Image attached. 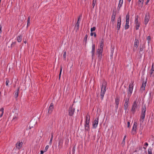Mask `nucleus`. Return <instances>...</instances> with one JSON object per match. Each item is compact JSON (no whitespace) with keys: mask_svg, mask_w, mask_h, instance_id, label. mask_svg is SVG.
<instances>
[{"mask_svg":"<svg viewBox=\"0 0 154 154\" xmlns=\"http://www.w3.org/2000/svg\"><path fill=\"white\" fill-rule=\"evenodd\" d=\"M106 82L104 81L102 85L100 95L101 96V99H103L104 97V94L106 90Z\"/></svg>","mask_w":154,"mask_h":154,"instance_id":"f257e3e1","label":"nucleus"},{"mask_svg":"<svg viewBox=\"0 0 154 154\" xmlns=\"http://www.w3.org/2000/svg\"><path fill=\"white\" fill-rule=\"evenodd\" d=\"M146 111V107L145 106L144 107H143V109L141 111V116L140 119H142L143 121L145 118V112Z\"/></svg>","mask_w":154,"mask_h":154,"instance_id":"f03ea898","label":"nucleus"},{"mask_svg":"<svg viewBox=\"0 0 154 154\" xmlns=\"http://www.w3.org/2000/svg\"><path fill=\"white\" fill-rule=\"evenodd\" d=\"M133 88V84H130L129 85V89L128 92V97H130L131 96Z\"/></svg>","mask_w":154,"mask_h":154,"instance_id":"7ed1b4c3","label":"nucleus"},{"mask_svg":"<svg viewBox=\"0 0 154 154\" xmlns=\"http://www.w3.org/2000/svg\"><path fill=\"white\" fill-rule=\"evenodd\" d=\"M75 109L72 107V106H70L69 109V114L70 116H72L74 114Z\"/></svg>","mask_w":154,"mask_h":154,"instance_id":"20e7f679","label":"nucleus"},{"mask_svg":"<svg viewBox=\"0 0 154 154\" xmlns=\"http://www.w3.org/2000/svg\"><path fill=\"white\" fill-rule=\"evenodd\" d=\"M137 102L136 101H134L131 109V111L133 113H134L135 112V109L137 107Z\"/></svg>","mask_w":154,"mask_h":154,"instance_id":"39448f33","label":"nucleus"},{"mask_svg":"<svg viewBox=\"0 0 154 154\" xmlns=\"http://www.w3.org/2000/svg\"><path fill=\"white\" fill-rule=\"evenodd\" d=\"M99 118L98 117L96 118L93 122L92 126L93 128H96L98 123Z\"/></svg>","mask_w":154,"mask_h":154,"instance_id":"423d86ee","label":"nucleus"},{"mask_svg":"<svg viewBox=\"0 0 154 154\" xmlns=\"http://www.w3.org/2000/svg\"><path fill=\"white\" fill-rule=\"evenodd\" d=\"M149 13H146V14L144 19V23L146 25L148 23L149 19Z\"/></svg>","mask_w":154,"mask_h":154,"instance_id":"0eeeda50","label":"nucleus"},{"mask_svg":"<svg viewBox=\"0 0 154 154\" xmlns=\"http://www.w3.org/2000/svg\"><path fill=\"white\" fill-rule=\"evenodd\" d=\"M54 109V104L53 103H51L49 107L48 113L50 114L52 112Z\"/></svg>","mask_w":154,"mask_h":154,"instance_id":"6e6552de","label":"nucleus"},{"mask_svg":"<svg viewBox=\"0 0 154 154\" xmlns=\"http://www.w3.org/2000/svg\"><path fill=\"white\" fill-rule=\"evenodd\" d=\"M23 143L22 142H20V141L17 142L16 145V147L18 149H20L22 147L23 145Z\"/></svg>","mask_w":154,"mask_h":154,"instance_id":"1a4fd4ad","label":"nucleus"},{"mask_svg":"<svg viewBox=\"0 0 154 154\" xmlns=\"http://www.w3.org/2000/svg\"><path fill=\"white\" fill-rule=\"evenodd\" d=\"M154 76V64H152V68L150 73V76L152 77Z\"/></svg>","mask_w":154,"mask_h":154,"instance_id":"9d476101","label":"nucleus"},{"mask_svg":"<svg viewBox=\"0 0 154 154\" xmlns=\"http://www.w3.org/2000/svg\"><path fill=\"white\" fill-rule=\"evenodd\" d=\"M95 52V45L93 44L92 46V51L91 53H92V57L93 58L94 56V53Z\"/></svg>","mask_w":154,"mask_h":154,"instance_id":"9b49d317","label":"nucleus"},{"mask_svg":"<svg viewBox=\"0 0 154 154\" xmlns=\"http://www.w3.org/2000/svg\"><path fill=\"white\" fill-rule=\"evenodd\" d=\"M121 25V18L120 17L118 20L117 28L118 30H119L120 28Z\"/></svg>","mask_w":154,"mask_h":154,"instance_id":"f8f14e48","label":"nucleus"},{"mask_svg":"<svg viewBox=\"0 0 154 154\" xmlns=\"http://www.w3.org/2000/svg\"><path fill=\"white\" fill-rule=\"evenodd\" d=\"M116 16V14L114 13H113L112 16L111 21L112 23L113 24H114V23L115 20V19Z\"/></svg>","mask_w":154,"mask_h":154,"instance_id":"ddd939ff","label":"nucleus"},{"mask_svg":"<svg viewBox=\"0 0 154 154\" xmlns=\"http://www.w3.org/2000/svg\"><path fill=\"white\" fill-rule=\"evenodd\" d=\"M119 97H117L116 98L115 100V103L116 105V107L117 109L118 108V105L119 104Z\"/></svg>","mask_w":154,"mask_h":154,"instance_id":"4468645a","label":"nucleus"},{"mask_svg":"<svg viewBox=\"0 0 154 154\" xmlns=\"http://www.w3.org/2000/svg\"><path fill=\"white\" fill-rule=\"evenodd\" d=\"M146 82H143L142 84V85L141 87V89L142 91H144L145 90V87L146 85Z\"/></svg>","mask_w":154,"mask_h":154,"instance_id":"2eb2a0df","label":"nucleus"},{"mask_svg":"<svg viewBox=\"0 0 154 154\" xmlns=\"http://www.w3.org/2000/svg\"><path fill=\"white\" fill-rule=\"evenodd\" d=\"M123 3V0H120L119 5L117 8L118 10L119 11L121 7L122 6Z\"/></svg>","mask_w":154,"mask_h":154,"instance_id":"dca6fc26","label":"nucleus"},{"mask_svg":"<svg viewBox=\"0 0 154 154\" xmlns=\"http://www.w3.org/2000/svg\"><path fill=\"white\" fill-rule=\"evenodd\" d=\"M144 0H139L138 5L140 8H142L143 6Z\"/></svg>","mask_w":154,"mask_h":154,"instance_id":"f3484780","label":"nucleus"},{"mask_svg":"<svg viewBox=\"0 0 154 154\" xmlns=\"http://www.w3.org/2000/svg\"><path fill=\"white\" fill-rule=\"evenodd\" d=\"M103 52V49L98 48L97 51V54L98 55L99 57L100 54H102Z\"/></svg>","mask_w":154,"mask_h":154,"instance_id":"a211bd4d","label":"nucleus"},{"mask_svg":"<svg viewBox=\"0 0 154 154\" xmlns=\"http://www.w3.org/2000/svg\"><path fill=\"white\" fill-rule=\"evenodd\" d=\"M89 123H87L86 122L85 123V130L87 131H88L89 130Z\"/></svg>","mask_w":154,"mask_h":154,"instance_id":"6ab92c4d","label":"nucleus"},{"mask_svg":"<svg viewBox=\"0 0 154 154\" xmlns=\"http://www.w3.org/2000/svg\"><path fill=\"white\" fill-rule=\"evenodd\" d=\"M139 41L137 39H135L134 41V46L137 48L138 46Z\"/></svg>","mask_w":154,"mask_h":154,"instance_id":"aec40b11","label":"nucleus"},{"mask_svg":"<svg viewBox=\"0 0 154 154\" xmlns=\"http://www.w3.org/2000/svg\"><path fill=\"white\" fill-rule=\"evenodd\" d=\"M137 128V123L135 122H134L132 130L133 131H135Z\"/></svg>","mask_w":154,"mask_h":154,"instance_id":"412c9836","label":"nucleus"},{"mask_svg":"<svg viewBox=\"0 0 154 154\" xmlns=\"http://www.w3.org/2000/svg\"><path fill=\"white\" fill-rule=\"evenodd\" d=\"M53 135H54V133L53 132H52L51 134V137L50 142H49V144L50 145H51V144H52L53 138Z\"/></svg>","mask_w":154,"mask_h":154,"instance_id":"4be33fe9","label":"nucleus"},{"mask_svg":"<svg viewBox=\"0 0 154 154\" xmlns=\"http://www.w3.org/2000/svg\"><path fill=\"white\" fill-rule=\"evenodd\" d=\"M90 119V116L89 115L87 114L86 116V122L87 123H89V121Z\"/></svg>","mask_w":154,"mask_h":154,"instance_id":"5701e85b","label":"nucleus"},{"mask_svg":"<svg viewBox=\"0 0 154 154\" xmlns=\"http://www.w3.org/2000/svg\"><path fill=\"white\" fill-rule=\"evenodd\" d=\"M22 36L21 35L18 36L17 38V40L18 42H20L22 40Z\"/></svg>","mask_w":154,"mask_h":154,"instance_id":"b1692460","label":"nucleus"},{"mask_svg":"<svg viewBox=\"0 0 154 154\" xmlns=\"http://www.w3.org/2000/svg\"><path fill=\"white\" fill-rule=\"evenodd\" d=\"M20 88H18V89L16 91H15V98H17L18 97V94H19V90Z\"/></svg>","mask_w":154,"mask_h":154,"instance_id":"393cba45","label":"nucleus"},{"mask_svg":"<svg viewBox=\"0 0 154 154\" xmlns=\"http://www.w3.org/2000/svg\"><path fill=\"white\" fill-rule=\"evenodd\" d=\"M129 15L128 14H127L126 17V23H129Z\"/></svg>","mask_w":154,"mask_h":154,"instance_id":"a878e982","label":"nucleus"},{"mask_svg":"<svg viewBox=\"0 0 154 154\" xmlns=\"http://www.w3.org/2000/svg\"><path fill=\"white\" fill-rule=\"evenodd\" d=\"M129 27V23H126L125 24V29H128Z\"/></svg>","mask_w":154,"mask_h":154,"instance_id":"bb28decb","label":"nucleus"},{"mask_svg":"<svg viewBox=\"0 0 154 154\" xmlns=\"http://www.w3.org/2000/svg\"><path fill=\"white\" fill-rule=\"evenodd\" d=\"M103 39H102L101 42L100 43V49H103V41H102Z\"/></svg>","mask_w":154,"mask_h":154,"instance_id":"cd10ccee","label":"nucleus"},{"mask_svg":"<svg viewBox=\"0 0 154 154\" xmlns=\"http://www.w3.org/2000/svg\"><path fill=\"white\" fill-rule=\"evenodd\" d=\"M126 137V136H125L124 137V138L123 139L122 143V146H123L125 144V139Z\"/></svg>","mask_w":154,"mask_h":154,"instance_id":"c85d7f7f","label":"nucleus"},{"mask_svg":"<svg viewBox=\"0 0 154 154\" xmlns=\"http://www.w3.org/2000/svg\"><path fill=\"white\" fill-rule=\"evenodd\" d=\"M128 103H125L124 105V109L125 110V111H126V110L127 109L128 107Z\"/></svg>","mask_w":154,"mask_h":154,"instance_id":"c756f323","label":"nucleus"},{"mask_svg":"<svg viewBox=\"0 0 154 154\" xmlns=\"http://www.w3.org/2000/svg\"><path fill=\"white\" fill-rule=\"evenodd\" d=\"M139 18V16L138 15H137L136 17L135 18V23H140L138 21V18Z\"/></svg>","mask_w":154,"mask_h":154,"instance_id":"7c9ffc66","label":"nucleus"},{"mask_svg":"<svg viewBox=\"0 0 154 154\" xmlns=\"http://www.w3.org/2000/svg\"><path fill=\"white\" fill-rule=\"evenodd\" d=\"M0 111L2 112V113L0 115V118H1L2 116L4 113V108H1L0 109Z\"/></svg>","mask_w":154,"mask_h":154,"instance_id":"2f4dec72","label":"nucleus"},{"mask_svg":"<svg viewBox=\"0 0 154 154\" xmlns=\"http://www.w3.org/2000/svg\"><path fill=\"white\" fill-rule=\"evenodd\" d=\"M140 23H136V29L137 30L139 29V27H140Z\"/></svg>","mask_w":154,"mask_h":154,"instance_id":"473e14b6","label":"nucleus"},{"mask_svg":"<svg viewBox=\"0 0 154 154\" xmlns=\"http://www.w3.org/2000/svg\"><path fill=\"white\" fill-rule=\"evenodd\" d=\"M152 149L149 148L148 150V154H152Z\"/></svg>","mask_w":154,"mask_h":154,"instance_id":"72a5a7b5","label":"nucleus"},{"mask_svg":"<svg viewBox=\"0 0 154 154\" xmlns=\"http://www.w3.org/2000/svg\"><path fill=\"white\" fill-rule=\"evenodd\" d=\"M30 17L29 16L28 18V20H27V26H28L30 24Z\"/></svg>","mask_w":154,"mask_h":154,"instance_id":"f704fd0d","label":"nucleus"},{"mask_svg":"<svg viewBox=\"0 0 154 154\" xmlns=\"http://www.w3.org/2000/svg\"><path fill=\"white\" fill-rule=\"evenodd\" d=\"M77 25V29L78 30L79 29V21H77L76 26Z\"/></svg>","mask_w":154,"mask_h":154,"instance_id":"c9c22d12","label":"nucleus"},{"mask_svg":"<svg viewBox=\"0 0 154 154\" xmlns=\"http://www.w3.org/2000/svg\"><path fill=\"white\" fill-rule=\"evenodd\" d=\"M66 51H65L64 52V53H63V57L64 59L65 60H66Z\"/></svg>","mask_w":154,"mask_h":154,"instance_id":"e433bc0d","label":"nucleus"},{"mask_svg":"<svg viewBox=\"0 0 154 154\" xmlns=\"http://www.w3.org/2000/svg\"><path fill=\"white\" fill-rule=\"evenodd\" d=\"M147 39L148 41V44H149V41H150V39H151L150 37L149 36H148L147 37Z\"/></svg>","mask_w":154,"mask_h":154,"instance_id":"4c0bfd02","label":"nucleus"},{"mask_svg":"<svg viewBox=\"0 0 154 154\" xmlns=\"http://www.w3.org/2000/svg\"><path fill=\"white\" fill-rule=\"evenodd\" d=\"M17 116H14L13 119L12 121H16L17 120Z\"/></svg>","mask_w":154,"mask_h":154,"instance_id":"58836bf2","label":"nucleus"},{"mask_svg":"<svg viewBox=\"0 0 154 154\" xmlns=\"http://www.w3.org/2000/svg\"><path fill=\"white\" fill-rule=\"evenodd\" d=\"M88 36L86 34L84 38V41H85L86 43L87 42Z\"/></svg>","mask_w":154,"mask_h":154,"instance_id":"ea45409f","label":"nucleus"},{"mask_svg":"<svg viewBox=\"0 0 154 154\" xmlns=\"http://www.w3.org/2000/svg\"><path fill=\"white\" fill-rule=\"evenodd\" d=\"M6 79V85L7 86H8V83L9 82V80L7 79Z\"/></svg>","mask_w":154,"mask_h":154,"instance_id":"a19ab883","label":"nucleus"},{"mask_svg":"<svg viewBox=\"0 0 154 154\" xmlns=\"http://www.w3.org/2000/svg\"><path fill=\"white\" fill-rule=\"evenodd\" d=\"M96 29L95 27H93V28H91V32H93V31H94Z\"/></svg>","mask_w":154,"mask_h":154,"instance_id":"79ce46f5","label":"nucleus"},{"mask_svg":"<svg viewBox=\"0 0 154 154\" xmlns=\"http://www.w3.org/2000/svg\"><path fill=\"white\" fill-rule=\"evenodd\" d=\"M129 97H128V98H126V99H125V103H128V101H129Z\"/></svg>","mask_w":154,"mask_h":154,"instance_id":"37998d69","label":"nucleus"},{"mask_svg":"<svg viewBox=\"0 0 154 154\" xmlns=\"http://www.w3.org/2000/svg\"><path fill=\"white\" fill-rule=\"evenodd\" d=\"M63 144V141L62 140H60L59 142V145L62 144Z\"/></svg>","mask_w":154,"mask_h":154,"instance_id":"c03bdc74","label":"nucleus"},{"mask_svg":"<svg viewBox=\"0 0 154 154\" xmlns=\"http://www.w3.org/2000/svg\"><path fill=\"white\" fill-rule=\"evenodd\" d=\"M62 67H61V68H60V74H59V79H60V75H61V71H62Z\"/></svg>","mask_w":154,"mask_h":154,"instance_id":"a18cd8bd","label":"nucleus"},{"mask_svg":"<svg viewBox=\"0 0 154 154\" xmlns=\"http://www.w3.org/2000/svg\"><path fill=\"white\" fill-rule=\"evenodd\" d=\"M49 147L48 145H47L46 146L45 149V152H46L47 151V149H48V148Z\"/></svg>","mask_w":154,"mask_h":154,"instance_id":"49530a36","label":"nucleus"},{"mask_svg":"<svg viewBox=\"0 0 154 154\" xmlns=\"http://www.w3.org/2000/svg\"><path fill=\"white\" fill-rule=\"evenodd\" d=\"M95 2H94V1L93 2V8H94V6H95Z\"/></svg>","mask_w":154,"mask_h":154,"instance_id":"de8ad7c7","label":"nucleus"},{"mask_svg":"<svg viewBox=\"0 0 154 154\" xmlns=\"http://www.w3.org/2000/svg\"><path fill=\"white\" fill-rule=\"evenodd\" d=\"M127 124H128V128H129L130 126V122H127Z\"/></svg>","mask_w":154,"mask_h":154,"instance_id":"09e8293b","label":"nucleus"},{"mask_svg":"<svg viewBox=\"0 0 154 154\" xmlns=\"http://www.w3.org/2000/svg\"><path fill=\"white\" fill-rule=\"evenodd\" d=\"M2 26L0 24V33H1L2 32Z\"/></svg>","mask_w":154,"mask_h":154,"instance_id":"8fccbe9b","label":"nucleus"},{"mask_svg":"<svg viewBox=\"0 0 154 154\" xmlns=\"http://www.w3.org/2000/svg\"><path fill=\"white\" fill-rule=\"evenodd\" d=\"M148 145V144L146 142L145 143L144 146H147Z\"/></svg>","mask_w":154,"mask_h":154,"instance_id":"3c124183","label":"nucleus"},{"mask_svg":"<svg viewBox=\"0 0 154 154\" xmlns=\"http://www.w3.org/2000/svg\"><path fill=\"white\" fill-rule=\"evenodd\" d=\"M149 0H147L146 2L145 3V4H146V5H147L148 3L149 2Z\"/></svg>","mask_w":154,"mask_h":154,"instance_id":"603ef678","label":"nucleus"},{"mask_svg":"<svg viewBox=\"0 0 154 154\" xmlns=\"http://www.w3.org/2000/svg\"><path fill=\"white\" fill-rule=\"evenodd\" d=\"M94 34V33H93V32H91V34H90L91 35V36H92Z\"/></svg>","mask_w":154,"mask_h":154,"instance_id":"864d4df0","label":"nucleus"},{"mask_svg":"<svg viewBox=\"0 0 154 154\" xmlns=\"http://www.w3.org/2000/svg\"><path fill=\"white\" fill-rule=\"evenodd\" d=\"M143 51V49L142 48H140V52H141V51Z\"/></svg>","mask_w":154,"mask_h":154,"instance_id":"5fc2aeb1","label":"nucleus"},{"mask_svg":"<svg viewBox=\"0 0 154 154\" xmlns=\"http://www.w3.org/2000/svg\"><path fill=\"white\" fill-rule=\"evenodd\" d=\"M15 43H16V42H13L12 44L11 45V46L12 47L13 45V44H14V45L15 44Z\"/></svg>","mask_w":154,"mask_h":154,"instance_id":"6e6d98bb","label":"nucleus"},{"mask_svg":"<svg viewBox=\"0 0 154 154\" xmlns=\"http://www.w3.org/2000/svg\"><path fill=\"white\" fill-rule=\"evenodd\" d=\"M94 37H96V33H94Z\"/></svg>","mask_w":154,"mask_h":154,"instance_id":"4d7b16f0","label":"nucleus"},{"mask_svg":"<svg viewBox=\"0 0 154 154\" xmlns=\"http://www.w3.org/2000/svg\"><path fill=\"white\" fill-rule=\"evenodd\" d=\"M41 154H43L44 153V151L42 150H41Z\"/></svg>","mask_w":154,"mask_h":154,"instance_id":"13d9d810","label":"nucleus"},{"mask_svg":"<svg viewBox=\"0 0 154 154\" xmlns=\"http://www.w3.org/2000/svg\"><path fill=\"white\" fill-rule=\"evenodd\" d=\"M24 43L25 44H26V42H26V41H24Z\"/></svg>","mask_w":154,"mask_h":154,"instance_id":"bf43d9fd","label":"nucleus"},{"mask_svg":"<svg viewBox=\"0 0 154 154\" xmlns=\"http://www.w3.org/2000/svg\"><path fill=\"white\" fill-rule=\"evenodd\" d=\"M82 17V15H79V18H80V17Z\"/></svg>","mask_w":154,"mask_h":154,"instance_id":"052dcab7","label":"nucleus"},{"mask_svg":"<svg viewBox=\"0 0 154 154\" xmlns=\"http://www.w3.org/2000/svg\"><path fill=\"white\" fill-rule=\"evenodd\" d=\"M79 19H80V18L79 17V18H78V21H79Z\"/></svg>","mask_w":154,"mask_h":154,"instance_id":"680f3d73","label":"nucleus"},{"mask_svg":"<svg viewBox=\"0 0 154 154\" xmlns=\"http://www.w3.org/2000/svg\"><path fill=\"white\" fill-rule=\"evenodd\" d=\"M143 148L144 149H146V147H143Z\"/></svg>","mask_w":154,"mask_h":154,"instance_id":"e2e57ef3","label":"nucleus"},{"mask_svg":"<svg viewBox=\"0 0 154 154\" xmlns=\"http://www.w3.org/2000/svg\"><path fill=\"white\" fill-rule=\"evenodd\" d=\"M123 94H125V92L124 91L123 92Z\"/></svg>","mask_w":154,"mask_h":154,"instance_id":"0e129e2a","label":"nucleus"},{"mask_svg":"<svg viewBox=\"0 0 154 154\" xmlns=\"http://www.w3.org/2000/svg\"><path fill=\"white\" fill-rule=\"evenodd\" d=\"M128 1L130 2L131 1V0H128Z\"/></svg>","mask_w":154,"mask_h":154,"instance_id":"69168bd1","label":"nucleus"}]
</instances>
